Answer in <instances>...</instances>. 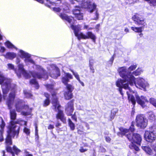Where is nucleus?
Masks as SVG:
<instances>
[{
    "instance_id": "nucleus-42",
    "label": "nucleus",
    "mask_w": 156,
    "mask_h": 156,
    "mask_svg": "<svg viewBox=\"0 0 156 156\" xmlns=\"http://www.w3.org/2000/svg\"><path fill=\"white\" fill-rule=\"evenodd\" d=\"M6 145L7 146H6V149L7 151L11 153L12 155V156H14V154H13V153L12 152V149L10 147L8 146V145Z\"/></svg>"
},
{
    "instance_id": "nucleus-1",
    "label": "nucleus",
    "mask_w": 156,
    "mask_h": 156,
    "mask_svg": "<svg viewBox=\"0 0 156 156\" xmlns=\"http://www.w3.org/2000/svg\"><path fill=\"white\" fill-rule=\"evenodd\" d=\"M19 55L20 58H25L24 61L25 63H27L29 62L34 64L33 68L40 72L39 74L35 72H30V74H28L24 70L23 64L20 63V59L17 58L16 63L18 65V71L19 73H17V75L19 77L20 76V75L21 74L27 78L30 77V75H31L34 78H37L38 79L43 78L45 79H48V76L46 73L43 68L39 65H35L34 62L30 58V55L22 50H20Z\"/></svg>"
},
{
    "instance_id": "nucleus-41",
    "label": "nucleus",
    "mask_w": 156,
    "mask_h": 156,
    "mask_svg": "<svg viewBox=\"0 0 156 156\" xmlns=\"http://www.w3.org/2000/svg\"><path fill=\"white\" fill-rule=\"evenodd\" d=\"M149 3L151 6H156V0H150Z\"/></svg>"
},
{
    "instance_id": "nucleus-2",
    "label": "nucleus",
    "mask_w": 156,
    "mask_h": 156,
    "mask_svg": "<svg viewBox=\"0 0 156 156\" xmlns=\"http://www.w3.org/2000/svg\"><path fill=\"white\" fill-rule=\"evenodd\" d=\"M118 71L121 77L124 79V80L118 79L116 82V85L119 87V90L122 95H123L122 88L129 90L130 89L129 87V84L131 86L133 85V82L135 78L132 75L131 72H128L126 67H122L119 68Z\"/></svg>"
},
{
    "instance_id": "nucleus-38",
    "label": "nucleus",
    "mask_w": 156,
    "mask_h": 156,
    "mask_svg": "<svg viewBox=\"0 0 156 156\" xmlns=\"http://www.w3.org/2000/svg\"><path fill=\"white\" fill-rule=\"evenodd\" d=\"M31 110L30 109H28V111H27V112H25L22 111L21 112V114L24 115H30L31 113Z\"/></svg>"
},
{
    "instance_id": "nucleus-16",
    "label": "nucleus",
    "mask_w": 156,
    "mask_h": 156,
    "mask_svg": "<svg viewBox=\"0 0 156 156\" xmlns=\"http://www.w3.org/2000/svg\"><path fill=\"white\" fill-rule=\"evenodd\" d=\"M73 103L72 101L69 102L66 107V112L68 116L71 115L74 111Z\"/></svg>"
},
{
    "instance_id": "nucleus-11",
    "label": "nucleus",
    "mask_w": 156,
    "mask_h": 156,
    "mask_svg": "<svg viewBox=\"0 0 156 156\" xmlns=\"http://www.w3.org/2000/svg\"><path fill=\"white\" fill-rule=\"evenodd\" d=\"M134 84L136 87L144 90H145L146 87H149V84L144 79L141 77L137 78L136 81L135 79L132 86Z\"/></svg>"
},
{
    "instance_id": "nucleus-33",
    "label": "nucleus",
    "mask_w": 156,
    "mask_h": 156,
    "mask_svg": "<svg viewBox=\"0 0 156 156\" xmlns=\"http://www.w3.org/2000/svg\"><path fill=\"white\" fill-rule=\"evenodd\" d=\"M137 67V65H131L128 69V72H131L135 70Z\"/></svg>"
},
{
    "instance_id": "nucleus-54",
    "label": "nucleus",
    "mask_w": 156,
    "mask_h": 156,
    "mask_svg": "<svg viewBox=\"0 0 156 156\" xmlns=\"http://www.w3.org/2000/svg\"><path fill=\"white\" fill-rule=\"evenodd\" d=\"M84 122L85 123V126L87 128V129H90L89 125V124L86 122Z\"/></svg>"
},
{
    "instance_id": "nucleus-6",
    "label": "nucleus",
    "mask_w": 156,
    "mask_h": 156,
    "mask_svg": "<svg viewBox=\"0 0 156 156\" xmlns=\"http://www.w3.org/2000/svg\"><path fill=\"white\" fill-rule=\"evenodd\" d=\"M55 95L56 94L55 93L52 94L53 109L55 111L58 112L56 116V118L60 119L61 121L65 123L66 122V118L64 116L63 112L60 109L61 106L59 105Z\"/></svg>"
},
{
    "instance_id": "nucleus-35",
    "label": "nucleus",
    "mask_w": 156,
    "mask_h": 156,
    "mask_svg": "<svg viewBox=\"0 0 156 156\" xmlns=\"http://www.w3.org/2000/svg\"><path fill=\"white\" fill-rule=\"evenodd\" d=\"M149 119L151 120H154L155 119V117L154 115L153 114V113L152 112H150L149 113V116L148 117Z\"/></svg>"
},
{
    "instance_id": "nucleus-59",
    "label": "nucleus",
    "mask_w": 156,
    "mask_h": 156,
    "mask_svg": "<svg viewBox=\"0 0 156 156\" xmlns=\"http://www.w3.org/2000/svg\"><path fill=\"white\" fill-rule=\"evenodd\" d=\"M60 125H61V124L58 122H57L56 123L55 126L56 127H58L60 126Z\"/></svg>"
},
{
    "instance_id": "nucleus-9",
    "label": "nucleus",
    "mask_w": 156,
    "mask_h": 156,
    "mask_svg": "<svg viewBox=\"0 0 156 156\" xmlns=\"http://www.w3.org/2000/svg\"><path fill=\"white\" fill-rule=\"evenodd\" d=\"M151 128L153 130L146 131L144 136L146 140L150 142L149 144L151 146L152 143H155L154 140L156 137V126H153Z\"/></svg>"
},
{
    "instance_id": "nucleus-17",
    "label": "nucleus",
    "mask_w": 156,
    "mask_h": 156,
    "mask_svg": "<svg viewBox=\"0 0 156 156\" xmlns=\"http://www.w3.org/2000/svg\"><path fill=\"white\" fill-rule=\"evenodd\" d=\"M15 107L16 111L18 112H20L23 108L24 105L23 101L19 99L15 100Z\"/></svg>"
},
{
    "instance_id": "nucleus-8",
    "label": "nucleus",
    "mask_w": 156,
    "mask_h": 156,
    "mask_svg": "<svg viewBox=\"0 0 156 156\" xmlns=\"http://www.w3.org/2000/svg\"><path fill=\"white\" fill-rule=\"evenodd\" d=\"M93 1V0H87L86 2L82 3L81 6L84 8H87L88 11L90 13L96 10L94 17L91 18V20H97L99 18V14L96 9V5Z\"/></svg>"
},
{
    "instance_id": "nucleus-51",
    "label": "nucleus",
    "mask_w": 156,
    "mask_h": 156,
    "mask_svg": "<svg viewBox=\"0 0 156 156\" xmlns=\"http://www.w3.org/2000/svg\"><path fill=\"white\" fill-rule=\"evenodd\" d=\"M90 70L92 71V73H94V69L93 67L92 64L90 63Z\"/></svg>"
},
{
    "instance_id": "nucleus-64",
    "label": "nucleus",
    "mask_w": 156,
    "mask_h": 156,
    "mask_svg": "<svg viewBox=\"0 0 156 156\" xmlns=\"http://www.w3.org/2000/svg\"><path fill=\"white\" fill-rule=\"evenodd\" d=\"M24 108H25V109H28V107L27 106H25V107H24Z\"/></svg>"
},
{
    "instance_id": "nucleus-60",
    "label": "nucleus",
    "mask_w": 156,
    "mask_h": 156,
    "mask_svg": "<svg viewBox=\"0 0 156 156\" xmlns=\"http://www.w3.org/2000/svg\"><path fill=\"white\" fill-rule=\"evenodd\" d=\"M100 27V24H98L96 26L95 28L96 29H98V30H99V28Z\"/></svg>"
},
{
    "instance_id": "nucleus-21",
    "label": "nucleus",
    "mask_w": 156,
    "mask_h": 156,
    "mask_svg": "<svg viewBox=\"0 0 156 156\" xmlns=\"http://www.w3.org/2000/svg\"><path fill=\"white\" fill-rule=\"evenodd\" d=\"M50 76L52 78L56 79L60 76V72L59 69L57 68L51 71V72L49 73Z\"/></svg>"
},
{
    "instance_id": "nucleus-34",
    "label": "nucleus",
    "mask_w": 156,
    "mask_h": 156,
    "mask_svg": "<svg viewBox=\"0 0 156 156\" xmlns=\"http://www.w3.org/2000/svg\"><path fill=\"white\" fill-rule=\"evenodd\" d=\"M0 119L2 121V123L0 125V127L1 129L0 130V132L2 131V132H3V128H4V127H5V123H4L2 119V118H0Z\"/></svg>"
},
{
    "instance_id": "nucleus-45",
    "label": "nucleus",
    "mask_w": 156,
    "mask_h": 156,
    "mask_svg": "<svg viewBox=\"0 0 156 156\" xmlns=\"http://www.w3.org/2000/svg\"><path fill=\"white\" fill-rule=\"evenodd\" d=\"M83 29H86L87 30H91L93 29V28L91 27H89L88 26V25H84V27H83Z\"/></svg>"
},
{
    "instance_id": "nucleus-32",
    "label": "nucleus",
    "mask_w": 156,
    "mask_h": 156,
    "mask_svg": "<svg viewBox=\"0 0 156 156\" xmlns=\"http://www.w3.org/2000/svg\"><path fill=\"white\" fill-rule=\"evenodd\" d=\"M24 93L27 98H31L32 96V95L29 91H27L26 90H24Z\"/></svg>"
},
{
    "instance_id": "nucleus-58",
    "label": "nucleus",
    "mask_w": 156,
    "mask_h": 156,
    "mask_svg": "<svg viewBox=\"0 0 156 156\" xmlns=\"http://www.w3.org/2000/svg\"><path fill=\"white\" fill-rule=\"evenodd\" d=\"M89 62H90V63L92 64V66H93V63H94L93 60V59L90 60V61H89Z\"/></svg>"
},
{
    "instance_id": "nucleus-62",
    "label": "nucleus",
    "mask_w": 156,
    "mask_h": 156,
    "mask_svg": "<svg viewBox=\"0 0 156 156\" xmlns=\"http://www.w3.org/2000/svg\"><path fill=\"white\" fill-rule=\"evenodd\" d=\"M22 122H23L24 125H26L27 122H26L24 121H22Z\"/></svg>"
},
{
    "instance_id": "nucleus-20",
    "label": "nucleus",
    "mask_w": 156,
    "mask_h": 156,
    "mask_svg": "<svg viewBox=\"0 0 156 156\" xmlns=\"http://www.w3.org/2000/svg\"><path fill=\"white\" fill-rule=\"evenodd\" d=\"M73 78V76L71 74L69 73H65V76L62 77V83L66 85L69 81V79H72Z\"/></svg>"
},
{
    "instance_id": "nucleus-30",
    "label": "nucleus",
    "mask_w": 156,
    "mask_h": 156,
    "mask_svg": "<svg viewBox=\"0 0 156 156\" xmlns=\"http://www.w3.org/2000/svg\"><path fill=\"white\" fill-rule=\"evenodd\" d=\"M30 82V83L34 84L35 86L34 87L36 89L38 88L39 85L35 79H34L31 80Z\"/></svg>"
},
{
    "instance_id": "nucleus-10",
    "label": "nucleus",
    "mask_w": 156,
    "mask_h": 156,
    "mask_svg": "<svg viewBox=\"0 0 156 156\" xmlns=\"http://www.w3.org/2000/svg\"><path fill=\"white\" fill-rule=\"evenodd\" d=\"M136 126L139 128L144 129L147 125V120L143 115H138L136 118Z\"/></svg>"
},
{
    "instance_id": "nucleus-26",
    "label": "nucleus",
    "mask_w": 156,
    "mask_h": 156,
    "mask_svg": "<svg viewBox=\"0 0 156 156\" xmlns=\"http://www.w3.org/2000/svg\"><path fill=\"white\" fill-rule=\"evenodd\" d=\"M142 148L147 154L151 155L152 154V150L148 146H142Z\"/></svg>"
},
{
    "instance_id": "nucleus-37",
    "label": "nucleus",
    "mask_w": 156,
    "mask_h": 156,
    "mask_svg": "<svg viewBox=\"0 0 156 156\" xmlns=\"http://www.w3.org/2000/svg\"><path fill=\"white\" fill-rule=\"evenodd\" d=\"M46 87L48 90H52L54 87V85L53 84H47L46 85Z\"/></svg>"
},
{
    "instance_id": "nucleus-63",
    "label": "nucleus",
    "mask_w": 156,
    "mask_h": 156,
    "mask_svg": "<svg viewBox=\"0 0 156 156\" xmlns=\"http://www.w3.org/2000/svg\"><path fill=\"white\" fill-rule=\"evenodd\" d=\"M125 31L126 32H128L129 31V29L127 28H126L125 29Z\"/></svg>"
},
{
    "instance_id": "nucleus-27",
    "label": "nucleus",
    "mask_w": 156,
    "mask_h": 156,
    "mask_svg": "<svg viewBox=\"0 0 156 156\" xmlns=\"http://www.w3.org/2000/svg\"><path fill=\"white\" fill-rule=\"evenodd\" d=\"M143 70L141 68H138L135 71L132 73V75H134L135 76L140 75Z\"/></svg>"
},
{
    "instance_id": "nucleus-24",
    "label": "nucleus",
    "mask_w": 156,
    "mask_h": 156,
    "mask_svg": "<svg viewBox=\"0 0 156 156\" xmlns=\"http://www.w3.org/2000/svg\"><path fill=\"white\" fill-rule=\"evenodd\" d=\"M49 3L51 4L48 5L49 7H51L52 5H55V6L58 5V4H62L61 3V1L60 0H46Z\"/></svg>"
},
{
    "instance_id": "nucleus-3",
    "label": "nucleus",
    "mask_w": 156,
    "mask_h": 156,
    "mask_svg": "<svg viewBox=\"0 0 156 156\" xmlns=\"http://www.w3.org/2000/svg\"><path fill=\"white\" fill-rule=\"evenodd\" d=\"M134 123L132 122L129 129L122 127H120L119 129L120 133H118V135L119 136L121 134L122 135H125L129 140L132 143L129 146L130 148L138 151L139 150V149L137 146L135 144V143L140 145L141 138L139 134L133 133V132L134 130Z\"/></svg>"
},
{
    "instance_id": "nucleus-50",
    "label": "nucleus",
    "mask_w": 156,
    "mask_h": 156,
    "mask_svg": "<svg viewBox=\"0 0 156 156\" xmlns=\"http://www.w3.org/2000/svg\"><path fill=\"white\" fill-rule=\"evenodd\" d=\"M72 118L75 121H76L77 118L76 115H75V113H74V115L72 116Z\"/></svg>"
},
{
    "instance_id": "nucleus-18",
    "label": "nucleus",
    "mask_w": 156,
    "mask_h": 156,
    "mask_svg": "<svg viewBox=\"0 0 156 156\" xmlns=\"http://www.w3.org/2000/svg\"><path fill=\"white\" fill-rule=\"evenodd\" d=\"M16 113L14 110H10V118L11 121L10 122V124H9L8 127L11 125H15V124L17 122H14V120L16 119Z\"/></svg>"
},
{
    "instance_id": "nucleus-61",
    "label": "nucleus",
    "mask_w": 156,
    "mask_h": 156,
    "mask_svg": "<svg viewBox=\"0 0 156 156\" xmlns=\"http://www.w3.org/2000/svg\"><path fill=\"white\" fill-rule=\"evenodd\" d=\"M113 60H114V57H113V56L112 57V58H111L110 60V62H111V63H112Z\"/></svg>"
},
{
    "instance_id": "nucleus-23",
    "label": "nucleus",
    "mask_w": 156,
    "mask_h": 156,
    "mask_svg": "<svg viewBox=\"0 0 156 156\" xmlns=\"http://www.w3.org/2000/svg\"><path fill=\"white\" fill-rule=\"evenodd\" d=\"M4 56L6 58L12 60L16 57V55L14 52H9L7 53L6 55Z\"/></svg>"
},
{
    "instance_id": "nucleus-39",
    "label": "nucleus",
    "mask_w": 156,
    "mask_h": 156,
    "mask_svg": "<svg viewBox=\"0 0 156 156\" xmlns=\"http://www.w3.org/2000/svg\"><path fill=\"white\" fill-rule=\"evenodd\" d=\"M50 101L49 99H46L44 101L43 106L44 107H46L48 105L50 104Z\"/></svg>"
},
{
    "instance_id": "nucleus-4",
    "label": "nucleus",
    "mask_w": 156,
    "mask_h": 156,
    "mask_svg": "<svg viewBox=\"0 0 156 156\" xmlns=\"http://www.w3.org/2000/svg\"><path fill=\"white\" fill-rule=\"evenodd\" d=\"M128 91H126L127 94L128 95V99L129 101L132 102L133 105L136 104V100L135 98L133 95L131 94V93L135 94L136 99L137 103L140 105L143 108L146 106V103L148 102V101L146 97L144 96H141L140 97L138 96L136 92L133 91L130 89H129Z\"/></svg>"
},
{
    "instance_id": "nucleus-56",
    "label": "nucleus",
    "mask_w": 156,
    "mask_h": 156,
    "mask_svg": "<svg viewBox=\"0 0 156 156\" xmlns=\"http://www.w3.org/2000/svg\"><path fill=\"white\" fill-rule=\"evenodd\" d=\"M44 95L45 97L46 98V99H49V95L48 93H45L44 94Z\"/></svg>"
},
{
    "instance_id": "nucleus-36",
    "label": "nucleus",
    "mask_w": 156,
    "mask_h": 156,
    "mask_svg": "<svg viewBox=\"0 0 156 156\" xmlns=\"http://www.w3.org/2000/svg\"><path fill=\"white\" fill-rule=\"evenodd\" d=\"M7 68L9 69L14 70L16 72L15 69H14V66L12 64L9 63L7 64Z\"/></svg>"
},
{
    "instance_id": "nucleus-28",
    "label": "nucleus",
    "mask_w": 156,
    "mask_h": 156,
    "mask_svg": "<svg viewBox=\"0 0 156 156\" xmlns=\"http://www.w3.org/2000/svg\"><path fill=\"white\" fill-rule=\"evenodd\" d=\"M5 45L8 48L11 49L15 48V49H17L16 47H15L14 45L9 41H6L5 43Z\"/></svg>"
},
{
    "instance_id": "nucleus-5",
    "label": "nucleus",
    "mask_w": 156,
    "mask_h": 156,
    "mask_svg": "<svg viewBox=\"0 0 156 156\" xmlns=\"http://www.w3.org/2000/svg\"><path fill=\"white\" fill-rule=\"evenodd\" d=\"M71 28L74 30L75 36L77 37L78 39L80 40L81 39H84L90 38L94 42H95L96 39L95 35L92 32L88 31L86 33V34H84L80 31V27L79 26H74L72 25L71 26Z\"/></svg>"
},
{
    "instance_id": "nucleus-14",
    "label": "nucleus",
    "mask_w": 156,
    "mask_h": 156,
    "mask_svg": "<svg viewBox=\"0 0 156 156\" xmlns=\"http://www.w3.org/2000/svg\"><path fill=\"white\" fill-rule=\"evenodd\" d=\"M73 14L75 17L78 20H81L83 19V15L81 11V8L79 7H76L73 11Z\"/></svg>"
},
{
    "instance_id": "nucleus-53",
    "label": "nucleus",
    "mask_w": 156,
    "mask_h": 156,
    "mask_svg": "<svg viewBox=\"0 0 156 156\" xmlns=\"http://www.w3.org/2000/svg\"><path fill=\"white\" fill-rule=\"evenodd\" d=\"M54 128V126L51 125H50L48 127V129H53Z\"/></svg>"
},
{
    "instance_id": "nucleus-22",
    "label": "nucleus",
    "mask_w": 156,
    "mask_h": 156,
    "mask_svg": "<svg viewBox=\"0 0 156 156\" xmlns=\"http://www.w3.org/2000/svg\"><path fill=\"white\" fill-rule=\"evenodd\" d=\"M70 70L72 73L73 75L74 76L75 78L79 81L80 84H81L82 86L83 87L84 86V84L83 82L80 80L79 75L78 74V73L74 71L72 69H70Z\"/></svg>"
},
{
    "instance_id": "nucleus-55",
    "label": "nucleus",
    "mask_w": 156,
    "mask_h": 156,
    "mask_svg": "<svg viewBox=\"0 0 156 156\" xmlns=\"http://www.w3.org/2000/svg\"><path fill=\"white\" fill-rule=\"evenodd\" d=\"M24 154L25 156H33L32 155L29 154L28 152H25Z\"/></svg>"
},
{
    "instance_id": "nucleus-29",
    "label": "nucleus",
    "mask_w": 156,
    "mask_h": 156,
    "mask_svg": "<svg viewBox=\"0 0 156 156\" xmlns=\"http://www.w3.org/2000/svg\"><path fill=\"white\" fill-rule=\"evenodd\" d=\"M68 124L69 126L71 129L72 130H73L75 129V126L74 124L71 121L70 119H68Z\"/></svg>"
},
{
    "instance_id": "nucleus-49",
    "label": "nucleus",
    "mask_w": 156,
    "mask_h": 156,
    "mask_svg": "<svg viewBox=\"0 0 156 156\" xmlns=\"http://www.w3.org/2000/svg\"><path fill=\"white\" fill-rule=\"evenodd\" d=\"M0 132V142H2L3 140V137L2 136V132H2V131H1Z\"/></svg>"
},
{
    "instance_id": "nucleus-57",
    "label": "nucleus",
    "mask_w": 156,
    "mask_h": 156,
    "mask_svg": "<svg viewBox=\"0 0 156 156\" xmlns=\"http://www.w3.org/2000/svg\"><path fill=\"white\" fill-rule=\"evenodd\" d=\"M38 134V129H37V127L36 126L35 127V135H37Z\"/></svg>"
},
{
    "instance_id": "nucleus-44",
    "label": "nucleus",
    "mask_w": 156,
    "mask_h": 156,
    "mask_svg": "<svg viewBox=\"0 0 156 156\" xmlns=\"http://www.w3.org/2000/svg\"><path fill=\"white\" fill-rule=\"evenodd\" d=\"M23 131L27 135H29L30 133V131L29 129L26 127H25L24 128Z\"/></svg>"
},
{
    "instance_id": "nucleus-13",
    "label": "nucleus",
    "mask_w": 156,
    "mask_h": 156,
    "mask_svg": "<svg viewBox=\"0 0 156 156\" xmlns=\"http://www.w3.org/2000/svg\"><path fill=\"white\" fill-rule=\"evenodd\" d=\"M67 91H65L64 95L65 99L66 100H69L72 98V92L74 89L73 87L70 84L66 85Z\"/></svg>"
},
{
    "instance_id": "nucleus-15",
    "label": "nucleus",
    "mask_w": 156,
    "mask_h": 156,
    "mask_svg": "<svg viewBox=\"0 0 156 156\" xmlns=\"http://www.w3.org/2000/svg\"><path fill=\"white\" fill-rule=\"evenodd\" d=\"M60 7H53L51 8L55 12H59L62 9H63L64 12H69V8L67 5V4H64L62 5H60Z\"/></svg>"
},
{
    "instance_id": "nucleus-12",
    "label": "nucleus",
    "mask_w": 156,
    "mask_h": 156,
    "mask_svg": "<svg viewBox=\"0 0 156 156\" xmlns=\"http://www.w3.org/2000/svg\"><path fill=\"white\" fill-rule=\"evenodd\" d=\"M132 19L135 24L139 25L145 26L146 24L144 18L139 14H136L133 16Z\"/></svg>"
},
{
    "instance_id": "nucleus-25",
    "label": "nucleus",
    "mask_w": 156,
    "mask_h": 156,
    "mask_svg": "<svg viewBox=\"0 0 156 156\" xmlns=\"http://www.w3.org/2000/svg\"><path fill=\"white\" fill-rule=\"evenodd\" d=\"M144 27L143 26L139 27H132L131 28L135 32L141 33L144 30Z\"/></svg>"
},
{
    "instance_id": "nucleus-19",
    "label": "nucleus",
    "mask_w": 156,
    "mask_h": 156,
    "mask_svg": "<svg viewBox=\"0 0 156 156\" xmlns=\"http://www.w3.org/2000/svg\"><path fill=\"white\" fill-rule=\"evenodd\" d=\"M59 16L63 20H65L70 24L74 23V18L72 16H68L65 14H60Z\"/></svg>"
},
{
    "instance_id": "nucleus-43",
    "label": "nucleus",
    "mask_w": 156,
    "mask_h": 156,
    "mask_svg": "<svg viewBox=\"0 0 156 156\" xmlns=\"http://www.w3.org/2000/svg\"><path fill=\"white\" fill-rule=\"evenodd\" d=\"M13 149L16 154H17L20 151L15 146L13 147Z\"/></svg>"
},
{
    "instance_id": "nucleus-31",
    "label": "nucleus",
    "mask_w": 156,
    "mask_h": 156,
    "mask_svg": "<svg viewBox=\"0 0 156 156\" xmlns=\"http://www.w3.org/2000/svg\"><path fill=\"white\" fill-rule=\"evenodd\" d=\"M149 101L150 103L154 106L156 107V99L154 98H151L150 99Z\"/></svg>"
},
{
    "instance_id": "nucleus-48",
    "label": "nucleus",
    "mask_w": 156,
    "mask_h": 156,
    "mask_svg": "<svg viewBox=\"0 0 156 156\" xmlns=\"http://www.w3.org/2000/svg\"><path fill=\"white\" fill-rule=\"evenodd\" d=\"M5 50V48L3 47H1L0 52L2 53L4 52Z\"/></svg>"
},
{
    "instance_id": "nucleus-52",
    "label": "nucleus",
    "mask_w": 156,
    "mask_h": 156,
    "mask_svg": "<svg viewBox=\"0 0 156 156\" xmlns=\"http://www.w3.org/2000/svg\"><path fill=\"white\" fill-rule=\"evenodd\" d=\"M105 140H106L107 142H110V140H111V139H110V138L109 137H108V136L106 137H105Z\"/></svg>"
},
{
    "instance_id": "nucleus-7",
    "label": "nucleus",
    "mask_w": 156,
    "mask_h": 156,
    "mask_svg": "<svg viewBox=\"0 0 156 156\" xmlns=\"http://www.w3.org/2000/svg\"><path fill=\"white\" fill-rule=\"evenodd\" d=\"M19 129L20 127L18 126L11 125L8 127V135L5 140L7 145L12 144L11 136L14 137L16 136L17 138L19 133Z\"/></svg>"
},
{
    "instance_id": "nucleus-47",
    "label": "nucleus",
    "mask_w": 156,
    "mask_h": 156,
    "mask_svg": "<svg viewBox=\"0 0 156 156\" xmlns=\"http://www.w3.org/2000/svg\"><path fill=\"white\" fill-rule=\"evenodd\" d=\"M87 150V149H84L83 147H81L79 150L82 153L84 152Z\"/></svg>"
},
{
    "instance_id": "nucleus-46",
    "label": "nucleus",
    "mask_w": 156,
    "mask_h": 156,
    "mask_svg": "<svg viewBox=\"0 0 156 156\" xmlns=\"http://www.w3.org/2000/svg\"><path fill=\"white\" fill-rule=\"evenodd\" d=\"M99 151L102 152H105L106 151V150L101 146L100 147Z\"/></svg>"
},
{
    "instance_id": "nucleus-40",
    "label": "nucleus",
    "mask_w": 156,
    "mask_h": 156,
    "mask_svg": "<svg viewBox=\"0 0 156 156\" xmlns=\"http://www.w3.org/2000/svg\"><path fill=\"white\" fill-rule=\"evenodd\" d=\"M151 147L153 149L154 151V153H156V142L152 143L151 145Z\"/></svg>"
}]
</instances>
